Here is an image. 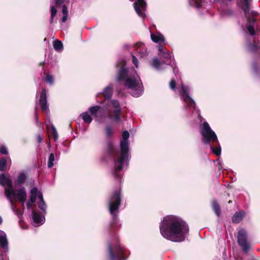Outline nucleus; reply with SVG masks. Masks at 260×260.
<instances>
[{
  "label": "nucleus",
  "instance_id": "nucleus-1",
  "mask_svg": "<svg viewBox=\"0 0 260 260\" xmlns=\"http://www.w3.org/2000/svg\"><path fill=\"white\" fill-rule=\"evenodd\" d=\"M159 229L164 238L173 242L183 241L189 231L187 224L174 215L164 217L160 224Z\"/></svg>",
  "mask_w": 260,
  "mask_h": 260
},
{
  "label": "nucleus",
  "instance_id": "nucleus-2",
  "mask_svg": "<svg viewBox=\"0 0 260 260\" xmlns=\"http://www.w3.org/2000/svg\"><path fill=\"white\" fill-rule=\"evenodd\" d=\"M125 85L131 89V93L133 96L138 97L142 93V84L138 77H134V79L128 78L126 81Z\"/></svg>",
  "mask_w": 260,
  "mask_h": 260
},
{
  "label": "nucleus",
  "instance_id": "nucleus-3",
  "mask_svg": "<svg viewBox=\"0 0 260 260\" xmlns=\"http://www.w3.org/2000/svg\"><path fill=\"white\" fill-rule=\"evenodd\" d=\"M203 129L201 134L203 137V141L204 143H209L210 141H217V138L215 132L211 129L209 124L205 122L203 124Z\"/></svg>",
  "mask_w": 260,
  "mask_h": 260
},
{
  "label": "nucleus",
  "instance_id": "nucleus-4",
  "mask_svg": "<svg viewBox=\"0 0 260 260\" xmlns=\"http://www.w3.org/2000/svg\"><path fill=\"white\" fill-rule=\"evenodd\" d=\"M128 151V142L126 141H121L120 143L121 156L115 164L117 171L121 170L122 169V165L124 161L127 158V152Z\"/></svg>",
  "mask_w": 260,
  "mask_h": 260
},
{
  "label": "nucleus",
  "instance_id": "nucleus-5",
  "mask_svg": "<svg viewBox=\"0 0 260 260\" xmlns=\"http://www.w3.org/2000/svg\"><path fill=\"white\" fill-rule=\"evenodd\" d=\"M0 184L5 188V194L10 202H11V194L13 189L12 180L4 174H2L0 175Z\"/></svg>",
  "mask_w": 260,
  "mask_h": 260
},
{
  "label": "nucleus",
  "instance_id": "nucleus-6",
  "mask_svg": "<svg viewBox=\"0 0 260 260\" xmlns=\"http://www.w3.org/2000/svg\"><path fill=\"white\" fill-rule=\"evenodd\" d=\"M120 191H117L111 197L109 202V210L111 214L118 210L120 204Z\"/></svg>",
  "mask_w": 260,
  "mask_h": 260
},
{
  "label": "nucleus",
  "instance_id": "nucleus-7",
  "mask_svg": "<svg viewBox=\"0 0 260 260\" xmlns=\"http://www.w3.org/2000/svg\"><path fill=\"white\" fill-rule=\"evenodd\" d=\"M238 241L239 245L242 247L243 250L247 251L249 246L246 239V232L244 230H240L238 232Z\"/></svg>",
  "mask_w": 260,
  "mask_h": 260
},
{
  "label": "nucleus",
  "instance_id": "nucleus-8",
  "mask_svg": "<svg viewBox=\"0 0 260 260\" xmlns=\"http://www.w3.org/2000/svg\"><path fill=\"white\" fill-rule=\"evenodd\" d=\"M12 197H16L19 201L22 202V206H24V202L26 199V193L24 188H21L15 191L13 189L11 194L12 199ZM11 203H12V201Z\"/></svg>",
  "mask_w": 260,
  "mask_h": 260
},
{
  "label": "nucleus",
  "instance_id": "nucleus-9",
  "mask_svg": "<svg viewBox=\"0 0 260 260\" xmlns=\"http://www.w3.org/2000/svg\"><path fill=\"white\" fill-rule=\"evenodd\" d=\"M146 4L144 0H137V2L134 4V7L137 13L143 18H144L145 14L141 12V10L145 11L146 9Z\"/></svg>",
  "mask_w": 260,
  "mask_h": 260
},
{
  "label": "nucleus",
  "instance_id": "nucleus-10",
  "mask_svg": "<svg viewBox=\"0 0 260 260\" xmlns=\"http://www.w3.org/2000/svg\"><path fill=\"white\" fill-rule=\"evenodd\" d=\"M255 12H251V17L247 16L248 17V22L246 25V28L251 35H254L255 34V29L254 28V23H255V18H254V14ZM249 15V14H248Z\"/></svg>",
  "mask_w": 260,
  "mask_h": 260
},
{
  "label": "nucleus",
  "instance_id": "nucleus-11",
  "mask_svg": "<svg viewBox=\"0 0 260 260\" xmlns=\"http://www.w3.org/2000/svg\"><path fill=\"white\" fill-rule=\"evenodd\" d=\"M46 95V90L45 89H43L40 99V104L41 106L42 109L46 113H47L48 112V108L47 106Z\"/></svg>",
  "mask_w": 260,
  "mask_h": 260
},
{
  "label": "nucleus",
  "instance_id": "nucleus-12",
  "mask_svg": "<svg viewBox=\"0 0 260 260\" xmlns=\"http://www.w3.org/2000/svg\"><path fill=\"white\" fill-rule=\"evenodd\" d=\"M180 92L183 96L184 101L187 104H189L191 106H194V102L187 95V87H185L183 85H182Z\"/></svg>",
  "mask_w": 260,
  "mask_h": 260
},
{
  "label": "nucleus",
  "instance_id": "nucleus-13",
  "mask_svg": "<svg viewBox=\"0 0 260 260\" xmlns=\"http://www.w3.org/2000/svg\"><path fill=\"white\" fill-rule=\"evenodd\" d=\"M33 224L34 226H38L43 223L45 218L38 212H33Z\"/></svg>",
  "mask_w": 260,
  "mask_h": 260
},
{
  "label": "nucleus",
  "instance_id": "nucleus-14",
  "mask_svg": "<svg viewBox=\"0 0 260 260\" xmlns=\"http://www.w3.org/2000/svg\"><path fill=\"white\" fill-rule=\"evenodd\" d=\"M112 106L115 109L114 110L115 113L114 119L115 120H119L120 119L119 114L121 111L119 102L116 100L112 101Z\"/></svg>",
  "mask_w": 260,
  "mask_h": 260
},
{
  "label": "nucleus",
  "instance_id": "nucleus-15",
  "mask_svg": "<svg viewBox=\"0 0 260 260\" xmlns=\"http://www.w3.org/2000/svg\"><path fill=\"white\" fill-rule=\"evenodd\" d=\"M150 37L152 41L155 43L162 42L165 41L163 36L158 32L151 34Z\"/></svg>",
  "mask_w": 260,
  "mask_h": 260
},
{
  "label": "nucleus",
  "instance_id": "nucleus-16",
  "mask_svg": "<svg viewBox=\"0 0 260 260\" xmlns=\"http://www.w3.org/2000/svg\"><path fill=\"white\" fill-rule=\"evenodd\" d=\"M0 245L3 247H5L8 245L6 234L2 231H0Z\"/></svg>",
  "mask_w": 260,
  "mask_h": 260
},
{
  "label": "nucleus",
  "instance_id": "nucleus-17",
  "mask_svg": "<svg viewBox=\"0 0 260 260\" xmlns=\"http://www.w3.org/2000/svg\"><path fill=\"white\" fill-rule=\"evenodd\" d=\"M244 215V214L242 212L236 213L233 216L232 220L234 223H238L242 220Z\"/></svg>",
  "mask_w": 260,
  "mask_h": 260
},
{
  "label": "nucleus",
  "instance_id": "nucleus-18",
  "mask_svg": "<svg viewBox=\"0 0 260 260\" xmlns=\"http://www.w3.org/2000/svg\"><path fill=\"white\" fill-rule=\"evenodd\" d=\"M251 0H244V7L243 9L245 16L247 17L250 10V5Z\"/></svg>",
  "mask_w": 260,
  "mask_h": 260
},
{
  "label": "nucleus",
  "instance_id": "nucleus-19",
  "mask_svg": "<svg viewBox=\"0 0 260 260\" xmlns=\"http://www.w3.org/2000/svg\"><path fill=\"white\" fill-rule=\"evenodd\" d=\"M38 198L40 200V202L39 203L38 206L40 209L45 211L46 209V205L45 201L43 200V195L41 193H39L38 194Z\"/></svg>",
  "mask_w": 260,
  "mask_h": 260
},
{
  "label": "nucleus",
  "instance_id": "nucleus-20",
  "mask_svg": "<svg viewBox=\"0 0 260 260\" xmlns=\"http://www.w3.org/2000/svg\"><path fill=\"white\" fill-rule=\"evenodd\" d=\"M40 192H38V189L36 187L33 188L30 191V200L31 202H35L36 197L38 196Z\"/></svg>",
  "mask_w": 260,
  "mask_h": 260
},
{
  "label": "nucleus",
  "instance_id": "nucleus-21",
  "mask_svg": "<svg viewBox=\"0 0 260 260\" xmlns=\"http://www.w3.org/2000/svg\"><path fill=\"white\" fill-rule=\"evenodd\" d=\"M104 97L107 99H109L112 95V88L110 86L106 87L103 91Z\"/></svg>",
  "mask_w": 260,
  "mask_h": 260
},
{
  "label": "nucleus",
  "instance_id": "nucleus-22",
  "mask_svg": "<svg viewBox=\"0 0 260 260\" xmlns=\"http://www.w3.org/2000/svg\"><path fill=\"white\" fill-rule=\"evenodd\" d=\"M53 47L55 50L60 51L62 49L63 45L60 41L57 40L54 42Z\"/></svg>",
  "mask_w": 260,
  "mask_h": 260
},
{
  "label": "nucleus",
  "instance_id": "nucleus-23",
  "mask_svg": "<svg viewBox=\"0 0 260 260\" xmlns=\"http://www.w3.org/2000/svg\"><path fill=\"white\" fill-rule=\"evenodd\" d=\"M82 116L84 122L89 123L91 122L92 119L87 112L82 113Z\"/></svg>",
  "mask_w": 260,
  "mask_h": 260
},
{
  "label": "nucleus",
  "instance_id": "nucleus-24",
  "mask_svg": "<svg viewBox=\"0 0 260 260\" xmlns=\"http://www.w3.org/2000/svg\"><path fill=\"white\" fill-rule=\"evenodd\" d=\"M100 107L99 106L92 107L89 108L91 114L97 118V113L99 111Z\"/></svg>",
  "mask_w": 260,
  "mask_h": 260
},
{
  "label": "nucleus",
  "instance_id": "nucleus-25",
  "mask_svg": "<svg viewBox=\"0 0 260 260\" xmlns=\"http://www.w3.org/2000/svg\"><path fill=\"white\" fill-rule=\"evenodd\" d=\"M212 208H213V210L215 212V213L217 215H219V214H220V209H219V206H218V204L216 202H214L213 203V204H212Z\"/></svg>",
  "mask_w": 260,
  "mask_h": 260
},
{
  "label": "nucleus",
  "instance_id": "nucleus-26",
  "mask_svg": "<svg viewBox=\"0 0 260 260\" xmlns=\"http://www.w3.org/2000/svg\"><path fill=\"white\" fill-rule=\"evenodd\" d=\"M159 55L160 56L164 55L165 58H170L171 57V55L168 53H166L165 50H163L162 48H159Z\"/></svg>",
  "mask_w": 260,
  "mask_h": 260
},
{
  "label": "nucleus",
  "instance_id": "nucleus-27",
  "mask_svg": "<svg viewBox=\"0 0 260 260\" xmlns=\"http://www.w3.org/2000/svg\"><path fill=\"white\" fill-rule=\"evenodd\" d=\"M54 160V156L53 153H51L49 155V161H48V167L49 168H52L53 166V161Z\"/></svg>",
  "mask_w": 260,
  "mask_h": 260
},
{
  "label": "nucleus",
  "instance_id": "nucleus-28",
  "mask_svg": "<svg viewBox=\"0 0 260 260\" xmlns=\"http://www.w3.org/2000/svg\"><path fill=\"white\" fill-rule=\"evenodd\" d=\"M152 64L154 68L158 69L160 65V61L158 59L155 58L152 60Z\"/></svg>",
  "mask_w": 260,
  "mask_h": 260
},
{
  "label": "nucleus",
  "instance_id": "nucleus-29",
  "mask_svg": "<svg viewBox=\"0 0 260 260\" xmlns=\"http://www.w3.org/2000/svg\"><path fill=\"white\" fill-rule=\"evenodd\" d=\"M25 179V176L23 174H20L18 176L17 183L18 184H21L24 182Z\"/></svg>",
  "mask_w": 260,
  "mask_h": 260
},
{
  "label": "nucleus",
  "instance_id": "nucleus-30",
  "mask_svg": "<svg viewBox=\"0 0 260 260\" xmlns=\"http://www.w3.org/2000/svg\"><path fill=\"white\" fill-rule=\"evenodd\" d=\"M51 15L50 18V22L52 23L53 21L54 17L55 16L57 11L54 8V6L51 7Z\"/></svg>",
  "mask_w": 260,
  "mask_h": 260
},
{
  "label": "nucleus",
  "instance_id": "nucleus-31",
  "mask_svg": "<svg viewBox=\"0 0 260 260\" xmlns=\"http://www.w3.org/2000/svg\"><path fill=\"white\" fill-rule=\"evenodd\" d=\"M6 165V160L5 158L2 159L0 160V170L4 171L5 169Z\"/></svg>",
  "mask_w": 260,
  "mask_h": 260
},
{
  "label": "nucleus",
  "instance_id": "nucleus-32",
  "mask_svg": "<svg viewBox=\"0 0 260 260\" xmlns=\"http://www.w3.org/2000/svg\"><path fill=\"white\" fill-rule=\"evenodd\" d=\"M211 150L214 154H215L219 156L221 154V148L220 147H219L216 149L211 147Z\"/></svg>",
  "mask_w": 260,
  "mask_h": 260
},
{
  "label": "nucleus",
  "instance_id": "nucleus-33",
  "mask_svg": "<svg viewBox=\"0 0 260 260\" xmlns=\"http://www.w3.org/2000/svg\"><path fill=\"white\" fill-rule=\"evenodd\" d=\"M51 131L55 139L56 140L58 138V134L55 127L53 125L51 126Z\"/></svg>",
  "mask_w": 260,
  "mask_h": 260
},
{
  "label": "nucleus",
  "instance_id": "nucleus-34",
  "mask_svg": "<svg viewBox=\"0 0 260 260\" xmlns=\"http://www.w3.org/2000/svg\"><path fill=\"white\" fill-rule=\"evenodd\" d=\"M129 136V134L127 131H124L122 134V141H127V139H128Z\"/></svg>",
  "mask_w": 260,
  "mask_h": 260
},
{
  "label": "nucleus",
  "instance_id": "nucleus-35",
  "mask_svg": "<svg viewBox=\"0 0 260 260\" xmlns=\"http://www.w3.org/2000/svg\"><path fill=\"white\" fill-rule=\"evenodd\" d=\"M46 81L48 83L50 84H52L53 83V78L52 76L48 75L46 78Z\"/></svg>",
  "mask_w": 260,
  "mask_h": 260
},
{
  "label": "nucleus",
  "instance_id": "nucleus-36",
  "mask_svg": "<svg viewBox=\"0 0 260 260\" xmlns=\"http://www.w3.org/2000/svg\"><path fill=\"white\" fill-rule=\"evenodd\" d=\"M0 152L3 154H7L8 153L7 148L4 146H1Z\"/></svg>",
  "mask_w": 260,
  "mask_h": 260
},
{
  "label": "nucleus",
  "instance_id": "nucleus-37",
  "mask_svg": "<svg viewBox=\"0 0 260 260\" xmlns=\"http://www.w3.org/2000/svg\"><path fill=\"white\" fill-rule=\"evenodd\" d=\"M126 74V71L124 69L122 68L120 70V75L118 77L119 79H121L122 76H124Z\"/></svg>",
  "mask_w": 260,
  "mask_h": 260
},
{
  "label": "nucleus",
  "instance_id": "nucleus-38",
  "mask_svg": "<svg viewBox=\"0 0 260 260\" xmlns=\"http://www.w3.org/2000/svg\"><path fill=\"white\" fill-rule=\"evenodd\" d=\"M170 86L172 89H175L176 87V82L174 80H172L170 83Z\"/></svg>",
  "mask_w": 260,
  "mask_h": 260
},
{
  "label": "nucleus",
  "instance_id": "nucleus-39",
  "mask_svg": "<svg viewBox=\"0 0 260 260\" xmlns=\"http://www.w3.org/2000/svg\"><path fill=\"white\" fill-rule=\"evenodd\" d=\"M133 62L135 64L136 68L138 67V60L136 57L134 56H133Z\"/></svg>",
  "mask_w": 260,
  "mask_h": 260
},
{
  "label": "nucleus",
  "instance_id": "nucleus-40",
  "mask_svg": "<svg viewBox=\"0 0 260 260\" xmlns=\"http://www.w3.org/2000/svg\"><path fill=\"white\" fill-rule=\"evenodd\" d=\"M62 14L63 15H68L67 8L65 6L62 7Z\"/></svg>",
  "mask_w": 260,
  "mask_h": 260
},
{
  "label": "nucleus",
  "instance_id": "nucleus-41",
  "mask_svg": "<svg viewBox=\"0 0 260 260\" xmlns=\"http://www.w3.org/2000/svg\"><path fill=\"white\" fill-rule=\"evenodd\" d=\"M112 131L109 128V127H108L107 128V136H110L112 135Z\"/></svg>",
  "mask_w": 260,
  "mask_h": 260
},
{
  "label": "nucleus",
  "instance_id": "nucleus-42",
  "mask_svg": "<svg viewBox=\"0 0 260 260\" xmlns=\"http://www.w3.org/2000/svg\"><path fill=\"white\" fill-rule=\"evenodd\" d=\"M55 1L56 5H60L64 2V0H55Z\"/></svg>",
  "mask_w": 260,
  "mask_h": 260
},
{
  "label": "nucleus",
  "instance_id": "nucleus-43",
  "mask_svg": "<svg viewBox=\"0 0 260 260\" xmlns=\"http://www.w3.org/2000/svg\"><path fill=\"white\" fill-rule=\"evenodd\" d=\"M109 252L111 254V258H114V255H113V253L112 252V249H111V246H109Z\"/></svg>",
  "mask_w": 260,
  "mask_h": 260
},
{
  "label": "nucleus",
  "instance_id": "nucleus-44",
  "mask_svg": "<svg viewBox=\"0 0 260 260\" xmlns=\"http://www.w3.org/2000/svg\"><path fill=\"white\" fill-rule=\"evenodd\" d=\"M34 203V202H31L30 200H29V201L27 203V208L29 209L31 207L32 204Z\"/></svg>",
  "mask_w": 260,
  "mask_h": 260
},
{
  "label": "nucleus",
  "instance_id": "nucleus-45",
  "mask_svg": "<svg viewBox=\"0 0 260 260\" xmlns=\"http://www.w3.org/2000/svg\"><path fill=\"white\" fill-rule=\"evenodd\" d=\"M68 15H63L62 18V21L63 22H66L67 19Z\"/></svg>",
  "mask_w": 260,
  "mask_h": 260
},
{
  "label": "nucleus",
  "instance_id": "nucleus-46",
  "mask_svg": "<svg viewBox=\"0 0 260 260\" xmlns=\"http://www.w3.org/2000/svg\"><path fill=\"white\" fill-rule=\"evenodd\" d=\"M2 221H3L2 218H1V217H0V224L2 223Z\"/></svg>",
  "mask_w": 260,
  "mask_h": 260
},
{
  "label": "nucleus",
  "instance_id": "nucleus-47",
  "mask_svg": "<svg viewBox=\"0 0 260 260\" xmlns=\"http://www.w3.org/2000/svg\"><path fill=\"white\" fill-rule=\"evenodd\" d=\"M43 138L42 137H39V141H41L42 140Z\"/></svg>",
  "mask_w": 260,
  "mask_h": 260
}]
</instances>
